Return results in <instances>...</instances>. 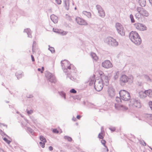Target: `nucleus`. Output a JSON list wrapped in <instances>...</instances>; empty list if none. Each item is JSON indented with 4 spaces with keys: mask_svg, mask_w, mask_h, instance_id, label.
Returning a JSON list of instances; mask_svg holds the SVG:
<instances>
[{
    "mask_svg": "<svg viewBox=\"0 0 152 152\" xmlns=\"http://www.w3.org/2000/svg\"><path fill=\"white\" fill-rule=\"evenodd\" d=\"M70 91L71 93L73 94H75L77 93V91L74 89H71Z\"/></svg>",
    "mask_w": 152,
    "mask_h": 152,
    "instance_id": "37998d69",
    "label": "nucleus"
},
{
    "mask_svg": "<svg viewBox=\"0 0 152 152\" xmlns=\"http://www.w3.org/2000/svg\"><path fill=\"white\" fill-rule=\"evenodd\" d=\"M64 139L65 140H67L69 142H71L72 140V139L71 137L67 136H64Z\"/></svg>",
    "mask_w": 152,
    "mask_h": 152,
    "instance_id": "c85d7f7f",
    "label": "nucleus"
},
{
    "mask_svg": "<svg viewBox=\"0 0 152 152\" xmlns=\"http://www.w3.org/2000/svg\"><path fill=\"white\" fill-rule=\"evenodd\" d=\"M83 14L88 18H90L91 17V14L89 12H88L86 11H83Z\"/></svg>",
    "mask_w": 152,
    "mask_h": 152,
    "instance_id": "393cba45",
    "label": "nucleus"
},
{
    "mask_svg": "<svg viewBox=\"0 0 152 152\" xmlns=\"http://www.w3.org/2000/svg\"><path fill=\"white\" fill-rule=\"evenodd\" d=\"M0 134H1L2 136H4L5 135V134L1 129H0Z\"/></svg>",
    "mask_w": 152,
    "mask_h": 152,
    "instance_id": "3c124183",
    "label": "nucleus"
},
{
    "mask_svg": "<svg viewBox=\"0 0 152 152\" xmlns=\"http://www.w3.org/2000/svg\"><path fill=\"white\" fill-rule=\"evenodd\" d=\"M39 138H40V140L41 141H42V142H46V140L45 138L43 136H40Z\"/></svg>",
    "mask_w": 152,
    "mask_h": 152,
    "instance_id": "f704fd0d",
    "label": "nucleus"
},
{
    "mask_svg": "<svg viewBox=\"0 0 152 152\" xmlns=\"http://www.w3.org/2000/svg\"><path fill=\"white\" fill-rule=\"evenodd\" d=\"M15 75L17 77V78L19 79L22 77L23 75L21 73H18V72H16L15 73Z\"/></svg>",
    "mask_w": 152,
    "mask_h": 152,
    "instance_id": "473e14b6",
    "label": "nucleus"
},
{
    "mask_svg": "<svg viewBox=\"0 0 152 152\" xmlns=\"http://www.w3.org/2000/svg\"><path fill=\"white\" fill-rule=\"evenodd\" d=\"M53 31L54 32L57 33H60L59 30V29H57L53 28Z\"/></svg>",
    "mask_w": 152,
    "mask_h": 152,
    "instance_id": "49530a36",
    "label": "nucleus"
},
{
    "mask_svg": "<svg viewBox=\"0 0 152 152\" xmlns=\"http://www.w3.org/2000/svg\"><path fill=\"white\" fill-rule=\"evenodd\" d=\"M109 129L112 131H114L115 130V127H112L109 128Z\"/></svg>",
    "mask_w": 152,
    "mask_h": 152,
    "instance_id": "a18cd8bd",
    "label": "nucleus"
},
{
    "mask_svg": "<svg viewBox=\"0 0 152 152\" xmlns=\"http://www.w3.org/2000/svg\"><path fill=\"white\" fill-rule=\"evenodd\" d=\"M121 98H119L118 97H116L115 99V100L116 102H117V104H120V103L121 102Z\"/></svg>",
    "mask_w": 152,
    "mask_h": 152,
    "instance_id": "2f4dec72",
    "label": "nucleus"
},
{
    "mask_svg": "<svg viewBox=\"0 0 152 152\" xmlns=\"http://www.w3.org/2000/svg\"><path fill=\"white\" fill-rule=\"evenodd\" d=\"M81 118V116L80 115H77V118L78 119H79Z\"/></svg>",
    "mask_w": 152,
    "mask_h": 152,
    "instance_id": "6e6d98bb",
    "label": "nucleus"
},
{
    "mask_svg": "<svg viewBox=\"0 0 152 152\" xmlns=\"http://www.w3.org/2000/svg\"><path fill=\"white\" fill-rule=\"evenodd\" d=\"M24 32H26L27 33L28 35V36L29 37L31 38L32 36L31 35V31L29 28H27L25 29Z\"/></svg>",
    "mask_w": 152,
    "mask_h": 152,
    "instance_id": "412c9836",
    "label": "nucleus"
},
{
    "mask_svg": "<svg viewBox=\"0 0 152 152\" xmlns=\"http://www.w3.org/2000/svg\"><path fill=\"white\" fill-rule=\"evenodd\" d=\"M137 11H139L140 12V14L142 17H147L149 15V13L148 12L143 8L138 7L137 8Z\"/></svg>",
    "mask_w": 152,
    "mask_h": 152,
    "instance_id": "9d476101",
    "label": "nucleus"
},
{
    "mask_svg": "<svg viewBox=\"0 0 152 152\" xmlns=\"http://www.w3.org/2000/svg\"><path fill=\"white\" fill-rule=\"evenodd\" d=\"M129 37L131 41L135 45H139L141 43V39L137 32L131 31L129 34Z\"/></svg>",
    "mask_w": 152,
    "mask_h": 152,
    "instance_id": "f03ea898",
    "label": "nucleus"
},
{
    "mask_svg": "<svg viewBox=\"0 0 152 152\" xmlns=\"http://www.w3.org/2000/svg\"><path fill=\"white\" fill-rule=\"evenodd\" d=\"M67 32L66 31H64L63 32V33H62L63 34V35H66V34H67Z\"/></svg>",
    "mask_w": 152,
    "mask_h": 152,
    "instance_id": "680f3d73",
    "label": "nucleus"
},
{
    "mask_svg": "<svg viewBox=\"0 0 152 152\" xmlns=\"http://www.w3.org/2000/svg\"><path fill=\"white\" fill-rule=\"evenodd\" d=\"M145 92L147 94V96L152 98V90H145Z\"/></svg>",
    "mask_w": 152,
    "mask_h": 152,
    "instance_id": "b1692460",
    "label": "nucleus"
},
{
    "mask_svg": "<svg viewBox=\"0 0 152 152\" xmlns=\"http://www.w3.org/2000/svg\"><path fill=\"white\" fill-rule=\"evenodd\" d=\"M99 79L101 80L104 85L107 86L108 85L109 79L107 76L105 75H103L101 77V78Z\"/></svg>",
    "mask_w": 152,
    "mask_h": 152,
    "instance_id": "dca6fc26",
    "label": "nucleus"
},
{
    "mask_svg": "<svg viewBox=\"0 0 152 152\" xmlns=\"http://www.w3.org/2000/svg\"><path fill=\"white\" fill-rule=\"evenodd\" d=\"M115 27L118 33L121 36H124L125 34V30L123 26L120 23H117Z\"/></svg>",
    "mask_w": 152,
    "mask_h": 152,
    "instance_id": "423d86ee",
    "label": "nucleus"
},
{
    "mask_svg": "<svg viewBox=\"0 0 152 152\" xmlns=\"http://www.w3.org/2000/svg\"><path fill=\"white\" fill-rule=\"evenodd\" d=\"M94 84L95 88L97 91H100L102 89L104 84L101 80L99 79L96 80L94 82Z\"/></svg>",
    "mask_w": 152,
    "mask_h": 152,
    "instance_id": "0eeeda50",
    "label": "nucleus"
},
{
    "mask_svg": "<svg viewBox=\"0 0 152 152\" xmlns=\"http://www.w3.org/2000/svg\"><path fill=\"white\" fill-rule=\"evenodd\" d=\"M0 152H5L2 149L0 148Z\"/></svg>",
    "mask_w": 152,
    "mask_h": 152,
    "instance_id": "bf43d9fd",
    "label": "nucleus"
},
{
    "mask_svg": "<svg viewBox=\"0 0 152 152\" xmlns=\"http://www.w3.org/2000/svg\"><path fill=\"white\" fill-rule=\"evenodd\" d=\"M59 94L60 96L64 98V99H66V94L64 92L61 91L59 92Z\"/></svg>",
    "mask_w": 152,
    "mask_h": 152,
    "instance_id": "c756f323",
    "label": "nucleus"
},
{
    "mask_svg": "<svg viewBox=\"0 0 152 152\" xmlns=\"http://www.w3.org/2000/svg\"><path fill=\"white\" fill-rule=\"evenodd\" d=\"M140 5L142 7H144L146 4V0H138Z\"/></svg>",
    "mask_w": 152,
    "mask_h": 152,
    "instance_id": "4be33fe9",
    "label": "nucleus"
},
{
    "mask_svg": "<svg viewBox=\"0 0 152 152\" xmlns=\"http://www.w3.org/2000/svg\"><path fill=\"white\" fill-rule=\"evenodd\" d=\"M104 41L105 43L110 46H116L118 45V42L116 40L111 37L106 38Z\"/></svg>",
    "mask_w": 152,
    "mask_h": 152,
    "instance_id": "39448f33",
    "label": "nucleus"
},
{
    "mask_svg": "<svg viewBox=\"0 0 152 152\" xmlns=\"http://www.w3.org/2000/svg\"><path fill=\"white\" fill-rule=\"evenodd\" d=\"M150 3L152 6V0H149Z\"/></svg>",
    "mask_w": 152,
    "mask_h": 152,
    "instance_id": "e2e57ef3",
    "label": "nucleus"
},
{
    "mask_svg": "<svg viewBox=\"0 0 152 152\" xmlns=\"http://www.w3.org/2000/svg\"><path fill=\"white\" fill-rule=\"evenodd\" d=\"M49 149L50 151H52L53 150V147L51 146H50L49 147Z\"/></svg>",
    "mask_w": 152,
    "mask_h": 152,
    "instance_id": "864d4df0",
    "label": "nucleus"
},
{
    "mask_svg": "<svg viewBox=\"0 0 152 152\" xmlns=\"http://www.w3.org/2000/svg\"><path fill=\"white\" fill-rule=\"evenodd\" d=\"M137 11L138 12L136 13L135 16V18L139 20L141 19L142 17L140 14V12L139 11Z\"/></svg>",
    "mask_w": 152,
    "mask_h": 152,
    "instance_id": "bb28decb",
    "label": "nucleus"
},
{
    "mask_svg": "<svg viewBox=\"0 0 152 152\" xmlns=\"http://www.w3.org/2000/svg\"><path fill=\"white\" fill-rule=\"evenodd\" d=\"M61 66L64 72L66 73L67 77H69L71 80L75 81L76 78L72 76V74L76 72L77 70L76 68L67 60H64L61 61Z\"/></svg>",
    "mask_w": 152,
    "mask_h": 152,
    "instance_id": "f257e3e1",
    "label": "nucleus"
},
{
    "mask_svg": "<svg viewBox=\"0 0 152 152\" xmlns=\"http://www.w3.org/2000/svg\"><path fill=\"white\" fill-rule=\"evenodd\" d=\"M57 4L59 5L61 4V0H55Z\"/></svg>",
    "mask_w": 152,
    "mask_h": 152,
    "instance_id": "c03bdc74",
    "label": "nucleus"
},
{
    "mask_svg": "<svg viewBox=\"0 0 152 152\" xmlns=\"http://www.w3.org/2000/svg\"><path fill=\"white\" fill-rule=\"evenodd\" d=\"M45 76L47 80L52 83H55L56 80L55 77L53 74L48 72H46L45 73Z\"/></svg>",
    "mask_w": 152,
    "mask_h": 152,
    "instance_id": "6e6552de",
    "label": "nucleus"
},
{
    "mask_svg": "<svg viewBox=\"0 0 152 152\" xmlns=\"http://www.w3.org/2000/svg\"><path fill=\"white\" fill-rule=\"evenodd\" d=\"M38 70L39 71V72H40L41 73H42V70H41V69L40 68H38Z\"/></svg>",
    "mask_w": 152,
    "mask_h": 152,
    "instance_id": "13d9d810",
    "label": "nucleus"
},
{
    "mask_svg": "<svg viewBox=\"0 0 152 152\" xmlns=\"http://www.w3.org/2000/svg\"><path fill=\"white\" fill-rule=\"evenodd\" d=\"M98 137L99 138L101 139H102L103 138V133L102 132L99 134L98 135Z\"/></svg>",
    "mask_w": 152,
    "mask_h": 152,
    "instance_id": "ea45409f",
    "label": "nucleus"
},
{
    "mask_svg": "<svg viewBox=\"0 0 152 152\" xmlns=\"http://www.w3.org/2000/svg\"><path fill=\"white\" fill-rule=\"evenodd\" d=\"M64 7L67 10H68L69 8V0H64Z\"/></svg>",
    "mask_w": 152,
    "mask_h": 152,
    "instance_id": "aec40b11",
    "label": "nucleus"
},
{
    "mask_svg": "<svg viewBox=\"0 0 152 152\" xmlns=\"http://www.w3.org/2000/svg\"><path fill=\"white\" fill-rule=\"evenodd\" d=\"M26 111L28 115H31L33 113V110H26Z\"/></svg>",
    "mask_w": 152,
    "mask_h": 152,
    "instance_id": "4c0bfd02",
    "label": "nucleus"
},
{
    "mask_svg": "<svg viewBox=\"0 0 152 152\" xmlns=\"http://www.w3.org/2000/svg\"><path fill=\"white\" fill-rule=\"evenodd\" d=\"M36 45V42L34 41L33 42V47L34 46H35Z\"/></svg>",
    "mask_w": 152,
    "mask_h": 152,
    "instance_id": "4d7b16f0",
    "label": "nucleus"
},
{
    "mask_svg": "<svg viewBox=\"0 0 152 152\" xmlns=\"http://www.w3.org/2000/svg\"><path fill=\"white\" fill-rule=\"evenodd\" d=\"M75 20L77 23L80 25L86 26L88 24L85 20L80 17H77L76 18Z\"/></svg>",
    "mask_w": 152,
    "mask_h": 152,
    "instance_id": "f8f14e48",
    "label": "nucleus"
},
{
    "mask_svg": "<svg viewBox=\"0 0 152 152\" xmlns=\"http://www.w3.org/2000/svg\"><path fill=\"white\" fill-rule=\"evenodd\" d=\"M91 56L94 61H96L98 60V58L95 53H91Z\"/></svg>",
    "mask_w": 152,
    "mask_h": 152,
    "instance_id": "5701e85b",
    "label": "nucleus"
},
{
    "mask_svg": "<svg viewBox=\"0 0 152 152\" xmlns=\"http://www.w3.org/2000/svg\"><path fill=\"white\" fill-rule=\"evenodd\" d=\"M109 95L111 97L115 96V93L114 89L112 87H110L107 91Z\"/></svg>",
    "mask_w": 152,
    "mask_h": 152,
    "instance_id": "f3484780",
    "label": "nucleus"
},
{
    "mask_svg": "<svg viewBox=\"0 0 152 152\" xmlns=\"http://www.w3.org/2000/svg\"><path fill=\"white\" fill-rule=\"evenodd\" d=\"M48 46L49 48H48V50L50 51L52 53H54L55 50L54 48L53 47H50L49 45Z\"/></svg>",
    "mask_w": 152,
    "mask_h": 152,
    "instance_id": "72a5a7b5",
    "label": "nucleus"
},
{
    "mask_svg": "<svg viewBox=\"0 0 152 152\" xmlns=\"http://www.w3.org/2000/svg\"><path fill=\"white\" fill-rule=\"evenodd\" d=\"M27 130L32 135L34 134V130L30 127H27Z\"/></svg>",
    "mask_w": 152,
    "mask_h": 152,
    "instance_id": "7c9ffc66",
    "label": "nucleus"
},
{
    "mask_svg": "<svg viewBox=\"0 0 152 152\" xmlns=\"http://www.w3.org/2000/svg\"><path fill=\"white\" fill-rule=\"evenodd\" d=\"M130 18L131 20V21L132 23H134L135 21L134 20L133 18V16L132 14L130 15Z\"/></svg>",
    "mask_w": 152,
    "mask_h": 152,
    "instance_id": "58836bf2",
    "label": "nucleus"
},
{
    "mask_svg": "<svg viewBox=\"0 0 152 152\" xmlns=\"http://www.w3.org/2000/svg\"><path fill=\"white\" fill-rule=\"evenodd\" d=\"M31 60L32 61H34V57L32 55L31 56Z\"/></svg>",
    "mask_w": 152,
    "mask_h": 152,
    "instance_id": "5fc2aeb1",
    "label": "nucleus"
},
{
    "mask_svg": "<svg viewBox=\"0 0 152 152\" xmlns=\"http://www.w3.org/2000/svg\"><path fill=\"white\" fill-rule=\"evenodd\" d=\"M102 66L105 68L108 69L113 66L112 64L110 61L107 60L103 61L102 64Z\"/></svg>",
    "mask_w": 152,
    "mask_h": 152,
    "instance_id": "4468645a",
    "label": "nucleus"
},
{
    "mask_svg": "<svg viewBox=\"0 0 152 152\" xmlns=\"http://www.w3.org/2000/svg\"><path fill=\"white\" fill-rule=\"evenodd\" d=\"M2 125L4 126H5L7 128V126L6 125H4L3 124H2Z\"/></svg>",
    "mask_w": 152,
    "mask_h": 152,
    "instance_id": "69168bd1",
    "label": "nucleus"
},
{
    "mask_svg": "<svg viewBox=\"0 0 152 152\" xmlns=\"http://www.w3.org/2000/svg\"><path fill=\"white\" fill-rule=\"evenodd\" d=\"M96 9L98 10L99 16L102 18L105 16V13L103 9L99 5H97L96 6Z\"/></svg>",
    "mask_w": 152,
    "mask_h": 152,
    "instance_id": "ddd939ff",
    "label": "nucleus"
},
{
    "mask_svg": "<svg viewBox=\"0 0 152 152\" xmlns=\"http://www.w3.org/2000/svg\"><path fill=\"white\" fill-rule=\"evenodd\" d=\"M115 109L117 110L123 111L126 110L128 109L127 107L123 105H121L116 103L115 104Z\"/></svg>",
    "mask_w": 152,
    "mask_h": 152,
    "instance_id": "2eb2a0df",
    "label": "nucleus"
},
{
    "mask_svg": "<svg viewBox=\"0 0 152 152\" xmlns=\"http://www.w3.org/2000/svg\"><path fill=\"white\" fill-rule=\"evenodd\" d=\"M50 19L52 21L55 23L58 22V17L55 15L53 14L50 16Z\"/></svg>",
    "mask_w": 152,
    "mask_h": 152,
    "instance_id": "6ab92c4d",
    "label": "nucleus"
},
{
    "mask_svg": "<svg viewBox=\"0 0 152 152\" xmlns=\"http://www.w3.org/2000/svg\"><path fill=\"white\" fill-rule=\"evenodd\" d=\"M25 121L27 123H28V121L27 120L25 119Z\"/></svg>",
    "mask_w": 152,
    "mask_h": 152,
    "instance_id": "338daca9",
    "label": "nucleus"
},
{
    "mask_svg": "<svg viewBox=\"0 0 152 152\" xmlns=\"http://www.w3.org/2000/svg\"><path fill=\"white\" fill-rule=\"evenodd\" d=\"M0 152H5L2 149L0 148Z\"/></svg>",
    "mask_w": 152,
    "mask_h": 152,
    "instance_id": "052dcab7",
    "label": "nucleus"
},
{
    "mask_svg": "<svg viewBox=\"0 0 152 152\" xmlns=\"http://www.w3.org/2000/svg\"><path fill=\"white\" fill-rule=\"evenodd\" d=\"M22 125L24 126H26V125L25 124H23L22 123Z\"/></svg>",
    "mask_w": 152,
    "mask_h": 152,
    "instance_id": "774afa93",
    "label": "nucleus"
},
{
    "mask_svg": "<svg viewBox=\"0 0 152 152\" xmlns=\"http://www.w3.org/2000/svg\"><path fill=\"white\" fill-rule=\"evenodd\" d=\"M134 25L136 28L139 31H143L147 30L146 26L142 23H137Z\"/></svg>",
    "mask_w": 152,
    "mask_h": 152,
    "instance_id": "9b49d317",
    "label": "nucleus"
},
{
    "mask_svg": "<svg viewBox=\"0 0 152 152\" xmlns=\"http://www.w3.org/2000/svg\"><path fill=\"white\" fill-rule=\"evenodd\" d=\"M44 67H42V68L41 70H42V72H43V71L44 70Z\"/></svg>",
    "mask_w": 152,
    "mask_h": 152,
    "instance_id": "0e129e2a",
    "label": "nucleus"
},
{
    "mask_svg": "<svg viewBox=\"0 0 152 152\" xmlns=\"http://www.w3.org/2000/svg\"><path fill=\"white\" fill-rule=\"evenodd\" d=\"M149 105L151 109L152 110V102H149Z\"/></svg>",
    "mask_w": 152,
    "mask_h": 152,
    "instance_id": "09e8293b",
    "label": "nucleus"
},
{
    "mask_svg": "<svg viewBox=\"0 0 152 152\" xmlns=\"http://www.w3.org/2000/svg\"><path fill=\"white\" fill-rule=\"evenodd\" d=\"M45 142H42V141H41L39 142L40 145L42 148H43L45 147Z\"/></svg>",
    "mask_w": 152,
    "mask_h": 152,
    "instance_id": "a19ab883",
    "label": "nucleus"
},
{
    "mask_svg": "<svg viewBox=\"0 0 152 152\" xmlns=\"http://www.w3.org/2000/svg\"><path fill=\"white\" fill-rule=\"evenodd\" d=\"M94 78L92 77L91 78L90 80L89 81V85L91 86H92L94 82Z\"/></svg>",
    "mask_w": 152,
    "mask_h": 152,
    "instance_id": "e433bc0d",
    "label": "nucleus"
},
{
    "mask_svg": "<svg viewBox=\"0 0 152 152\" xmlns=\"http://www.w3.org/2000/svg\"><path fill=\"white\" fill-rule=\"evenodd\" d=\"M101 142L102 144L104 146L106 150H104V152H107L108 151V149L107 148V146L105 145L106 141L104 140H101Z\"/></svg>",
    "mask_w": 152,
    "mask_h": 152,
    "instance_id": "a878e982",
    "label": "nucleus"
},
{
    "mask_svg": "<svg viewBox=\"0 0 152 152\" xmlns=\"http://www.w3.org/2000/svg\"><path fill=\"white\" fill-rule=\"evenodd\" d=\"M133 77L131 76L129 78L126 75H123L120 77V80L121 82L124 83H126L129 81V82H132L133 80Z\"/></svg>",
    "mask_w": 152,
    "mask_h": 152,
    "instance_id": "1a4fd4ad",
    "label": "nucleus"
},
{
    "mask_svg": "<svg viewBox=\"0 0 152 152\" xmlns=\"http://www.w3.org/2000/svg\"><path fill=\"white\" fill-rule=\"evenodd\" d=\"M119 94L121 99L124 101H128L130 99L129 93L127 91L122 90H121Z\"/></svg>",
    "mask_w": 152,
    "mask_h": 152,
    "instance_id": "20e7f679",
    "label": "nucleus"
},
{
    "mask_svg": "<svg viewBox=\"0 0 152 152\" xmlns=\"http://www.w3.org/2000/svg\"><path fill=\"white\" fill-rule=\"evenodd\" d=\"M53 132L54 133H58V131L56 129H53Z\"/></svg>",
    "mask_w": 152,
    "mask_h": 152,
    "instance_id": "8fccbe9b",
    "label": "nucleus"
},
{
    "mask_svg": "<svg viewBox=\"0 0 152 152\" xmlns=\"http://www.w3.org/2000/svg\"><path fill=\"white\" fill-rule=\"evenodd\" d=\"M141 143L144 146L146 145V143L144 141H141Z\"/></svg>",
    "mask_w": 152,
    "mask_h": 152,
    "instance_id": "603ef678",
    "label": "nucleus"
},
{
    "mask_svg": "<svg viewBox=\"0 0 152 152\" xmlns=\"http://www.w3.org/2000/svg\"><path fill=\"white\" fill-rule=\"evenodd\" d=\"M119 75V72L118 71L116 72L114 74V78L115 80H116L118 78Z\"/></svg>",
    "mask_w": 152,
    "mask_h": 152,
    "instance_id": "cd10ccee",
    "label": "nucleus"
},
{
    "mask_svg": "<svg viewBox=\"0 0 152 152\" xmlns=\"http://www.w3.org/2000/svg\"><path fill=\"white\" fill-rule=\"evenodd\" d=\"M3 140L4 141H5L8 144H9L10 142H11V141L8 140L6 138H3Z\"/></svg>",
    "mask_w": 152,
    "mask_h": 152,
    "instance_id": "79ce46f5",
    "label": "nucleus"
},
{
    "mask_svg": "<svg viewBox=\"0 0 152 152\" xmlns=\"http://www.w3.org/2000/svg\"><path fill=\"white\" fill-rule=\"evenodd\" d=\"M30 118L31 119V120L34 122V123H35L36 120L34 118L33 116H31L30 117Z\"/></svg>",
    "mask_w": 152,
    "mask_h": 152,
    "instance_id": "de8ad7c7",
    "label": "nucleus"
},
{
    "mask_svg": "<svg viewBox=\"0 0 152 152\" xmlns=\"http://www.w3.org/2000/svg\"><path fill=\"white\" fill-rule=\"evenodd\" d=\"M145 115L146 117L148 119L152 120V114H147Z\"/></svg>",
    "mask_w": 152,
    "mask_h": 152,
    "instance_id": "c9c22d12",
    "label": "nucleus"
},
{
    "mask_svg": "<svg viewBox=\"0 0 152 152\" xmlns=\"http://www.w3.org/2000/svg\"><path fill=\"white\" fill-rule=\"evenodd\" d=\"M139 96L141 99H144L147 96V94L145 92V91H141L138 93Z\"/></svg>",
    "mask_w": 152,
    "mask_h": 152,
    "instance_id": "a211bd4d",
    "label": "nucleus"
},
{
    "mask_svg": "<svg viewBox=\"0 0 152 152\" xmlns=\"http://www.w3.org/2000/svg\"><path fill=\"white\" fill-rule=\"evenodd\" d=\"M129 105V107L132 108H139L141 107L140 100L134 98H133L131 99Z\"/></svg>",
    "mask_w": 152,
    "mask_h": 152,
    "instance_id": "7ed1b4c3",
    "label": "nucleus"
}]
</instances>
